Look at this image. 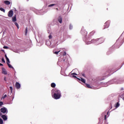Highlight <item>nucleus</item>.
<instances>
[{
  "label": "nucleus",
  "mask_w": 124,
  "mask_h": 124,
  "mask_svg": "<svg viewBox=\"0 0 124 124\" xmlns=\"http://www.w3.org/2000/svg\"><path fill=\"white\" fill-rule=\"evenodd\" d=\"M48 37H49V39H51V38H52V36L51 35H49L48 36Z\"/></svg>",
  "instance_id": "c9c22d12"
},
{
  "label": "nucleus",
  "mask_w": 124,
  "mask_h": 124,
  "mask_svg": "<svg viewBox=\"0 0 124 124\" xmlns=\"http://www.w3.org/2000/svg\"><path fill=\"white\" fill-rule=\"evenodd\" d=\"M118 107H120V103H119V102H117L115 105V108H118Z\"/></svg>",
  "instance_id": "f3484780"
},
{
  "label": "nucleus",
  "mask_w": 124,
  "mask_h": 124,
  "mask_svg": "<svg viewBox=\"0 0 124 124\" xmlns=\"http://www.w3.org/2000/svg\"><path fill=\"white\" fill-rule=\"evenodd\" d=\"M7 63L8 64V67L10 68H13V66H12V65H11V64H9V63H8V62H7Z\"/></svg>",
  "instance_id": "a211bd4d"
},
{
  "label": "nucleus",
  "mask_w": 124,
  "mask_h": 124,
  "mask_svg": "<svg viewBox=\"0 0 124 124\" xmlns=\"http://www.w3.org/2000/svg\"><path fill=\"white\" fill-rule=\"evenodd\" d=\"M72 28H73V26L71 24H70L69 26L70 30H72Z\"/></svg>",
  "instance_id": "bb28decb"
},
{
  "label": "nucleus",
  "mask_w": 124,
  "mask_h": 124,
  "mask_svg": "<svg viewBox=\"0 0 124 124\" xmlns=\"http://www.w3.org/2000/svg\"><path fill=\"white\" fill-rule=\"evenodd\" d=\"M95 33V31H91L89 33V37H91V36H93V35Z\"/></svg>",
  "instance_id": "9d476101"
},
{
  "label": "nucleus",
  "mask_w": 124,
  "mask_h": 124,
  "mask_svg": "<svg viewBox=\"0 0 124 124\" xmlns=\"http://www.w3.org/2000/svg\"><path fill=\"white\" fill-rule=\"evenodd\" d=\"M121 90H124V89H122Z\"/></svg>",
  "instance_id": "37998d69"
},
{
  "label": "nucleus",
  "mask_w": 124,
  "mask_h": 124,
  "mask_svg": "<svg viewBox=\"0 0 124 124\" xmlns=\"http://www.w3.org/2000/svg\"><path fill=\"white\" fill-rule=\"evenodd\" d=\"M16 89H19L21 88V84L19 83V82L16 83Z\"/></svg>",
  "instance_id": "0eeeda50"
},
{
  "label": "nucleus",
  "mask_w": 124,
  "mask_h": 124,
  "mask_svg": "<svg viewBox=\"0 0 124 124\" xmlns=\"http://www.w3.org/2000/svg\"><path fill=\"white\" fill-rule=\"evenodd\" d=\"M58 21L60 24H62V17L61 16H59L58 17Z\"/></svg>",
  "instance_id": "9b49d317"
},
{
  "label": "nucleus",
  "mask_w": 124,
  "mask_h": 124,
  "mask_svg": "<svg viewBox=\"0 0 124 124\" xmlns=\"http://www.w3.org/2000/svg\"><path fill=\"white\" fill-rule=\"evenodd\" d=\"M0 112L3 114H5V113H7L8 111L6 108H2L0 109Z\"/></svg>",
  "instance_id": "7ed1b4c3"
},
{
  "label": "nucleus",
  "mask_w": 124,
  "mask_h": 124,
  "mask_svg": "<svg viewBox=\"0 0 124 124\" xmlns=\"http://www.w3.org/2000/svg\"><path fill=\"white\" fill-rule=\"evenodd\" d=\"M5 58L6 60L8 59V57H7V56L6 55V54L5 55Z\"/></svg>",
  "instance_id": "72a5a7b5"
},
{
  "label": "nucleus",
  "mask_w": 124,
  "mask_h": 124,
  "mask_svg": "<svg viewBox=\"0 0 124 124\" xmlns=\"http://www.w3.org/2000/svg\"><path fill=\"white\" fill-rule=\"evenodd\" d=\"M105 120H106V115H105Z\"/></svg>",
  "instance_id": "79ce46f5"
},
{
  "label": "nucleus",
  "mask_w": 124,
  "mask_h": 124,
  "mask_svg": "<svg viewBox=\"0 0 124 124\" xmlns=\"http://www.w3.org/2000/svg\"><path fill=\"white\" fill-rule=\"evenodd\" d=\"M57 10H58V8H57Z\"/></svg>",
  "instance_id": "c03bdc74"
},
{
  "label": "nucleus",
  "mask_w": 124,
  "mask_h": 124,
  "mask_svg": "<svg viewBox=\"0 0 124 124\" xmlns=\"http://www.w3.org/2000/svg\"><path fill=\"white\" fill-rule=\"evenodd\" d=\"M6 61H7V63L8 62V63H10V61H9V59L7 58Z\"/></svg>",
  "instance_id": "c85d7f7f"
},
{
  "label": "nucleus",
  "mask_w": 124,
  "mask_h": 124,
  "mask_svg": "<svg viewBox=\"0 0 124 124\" xmlns=\"http://www.w3.org/2000/svg\"><path fill=\"white\" fill-rule=\"evenodd\" d=\"M51 88H55L56 87V83H52L51 84Z\"/></svg>",
  "instance_id": "dca6fc26"
},
{
  "label": "nucleus",
  "mask_w": 124,
  "mask_h": 124,
  "mask_svg": "<svg viewBox=\"0 0 124 124\" xmlns=\"http://www.w3.org/2000/svg\"><path fill=\"white\" fill-rule=\"evenodd\" d=\"M10 90L11 91V93H12V91H13V87H12V86H10Z\"/></svg>",
  "instance_id": "a878e982"
},
{
  "label": "nucleus",
  "mask_w": 124,
  "mask_h": 124,
  "mask_svg": "<svg viewBox=\"0 0 124 124\" xmlns=\"http://www.w3.org/2000/svg\"><path fill=\"white\" fill-rule=\"evenodd\" d=\"M66 55V52L64 51L63 54V56H65Z\"/></svg>",
  "instance_id": "473e14b6"
},
{
  "label": "nucleus",
  "mask_w": 124,
  "mask_h": 124,
  "mask_svg": "<svg viewBox=\"0 0 124 124\" xmlns=\"http://www.w3.org/2000/svg\"><path fill=\"white\" fill-rule=\"evenodd\" d=\"M4 3H5V4L6 5H9V4H10V1L8 0H5L4 1Z\"/></svg>",
  "instance_id": "4468645a"
},
{
  "label": "nucleus",
  "mask_w": 124,
  "mask_h": 124,
  "mask_svg": "<svg viewBox=\"0 0 124 124\" xmlns=\"http://www.w3.org/2000/svg\"><path fill=\"white\" fill-rule=\"evenodd\" d=\"M77 79L78 80H79V81H81V82H82V83H84V84L86 83V80H85V79L82 78H80V79L79 78H77Z\"/></svg>",
  "instance_id": "f8f14e48"
},
{
  "label": "nucleus",
  "mask_w": 124,
  "mask_h": 124,
  "mask_svg": "<svg viewBox=\"0 0 124 124\" xmlns=\"http://www.w3.org/2000/svg\"><path fill=\"white\" fill-rule=\"evenodd\" d=\"M12 21L14 22H16V21H17V18H16V15H15L12 17Z\"/></svg>",
  "instance_id": "ddd939ff"
},
{
  "label": "nucleus",
  "mask_w": 124,
  "mask_h": 124,
  "mask_svg": "<svg viewBox=\"0 0 124 124\" xmlns=\"http://www.w3.org/2000/svg\"><path fill=\"white\" fill-rule=\"evenodd\" d=\"M73 77H74V78H77V77H76V76H73Z\"/></svg>",
  "instance_id": "a19ab883"
},
{
  "label": "nucleus",
  "mask_w": 124,
  "mask_h": 124,
  "mask_svg": "<svg viewBox=\"0 0 124 124\" xmlns=\"http://www.w3.org/2000/svg\"><path fill=\"white\" fill-rule=\"evenodd\" d=\"M91 43H92L91 41H90V42H86V44H87V45H89V44H91Z\"/></svg>",
  "instance_id": "cd10ccee"
},
{
  "label": "nucleus",
  "mask_w": 124,
  "mask_h": 124,
  "mask_svg": "<svg viewBox=\"0 0 124 124\" xmlns=\"http://www.w3.org/2000/svg\"><path fill=\"white\" fill-rule=\"evenodd\" d=\"M86 86H87V88H89V89H91L92 88V87H91V85H90V84H87Z\"/></svg>",
  "instance_id": "b1692460"
},
{
  "label": "nucleus",
  "mask_w": 124,
  "mask_h": 124,
  "mask_svg": "<svg viewBox=\"0 0 124 124\" xmlns=\"http://www.w3.org/2000/svg\"><path fill=\"white\" fill-rule=\"evenodd\" d=\"M109 26H110V22L108 21L105 23L104 29H107L109 27Z\"/></svg>",
  "instance_id": "20e7f679"
},
{
  "label": "nucleus",
  "mask_w": 124,
  "mask_h": 124,
  "mask_svg": "<svg viewBox=\"0 0 124 124\" xmlns=\"http://www.w3.org/2000/svg\"><path fill=\"white\" fill-rule=\"evenodd\" d=\"M81 33L82 34V35H84V36H86L87 34H88V32L85 30V28L82 27L81 31Z\"/></svg>",
  "instance_id": "f03ea898"
},
{
  "label": "nucleus",
  "mask_w": 124,
  "mask_h": 124,
  "mask_svg": "<svg viewBox=\"0 0 124 124\" xmlns=\"http://www.w3.org/2000/svg\"><path fill=\"white\" fill-rule=\"evenodd\" d=\"M2 74H4L5 75H6L7 74V72H6V70H5L4 68H2Z\"/></svg>",
  "instance_id": "1a4fd4ad"
},
{
  "label": "nucleus",
  "mask_w": 124,
  "mask_h": 124,
  "mask_svg": "<svg viewBox=\"0 0 124 124\" xmlns=\"http://www.w3.org/2000/svg\"><path fill=\"white\" fill-rule=\"evenodd\" d=\"M27 33H28V27L25 29V35H27Z\"/></svg>",
  "instance_id": "5701e85b"
},
{
  "label": "nucleus",
  "mask_w": 124,
  "mask_h": 124,
  "mask_svg": "<svg viewBox=\"0 0 124 124\" xmlns=\"http://www.w3.org/2000/svg\"><path fill=\"white\" fill-rule=\"evenodd\" d=\"M6 96H7V95L5 94V95H4L3 98H5V97H6Z\"/></svg>",
  "instance_id": "4c0bfd02"
},
{
  "label": "nucleus",
  "mask_w": 124,
  "mask_h": 124,
  "mask_svg": "<svg viewBox=\"0 0 124 124\" xmlns=\"http://www.w3.org/2000/svg\"><path fill=\"white\" fill-rule=\"evenodd\" d=\"M72 74V75H77V74H76V73H73Z\"/></svg>",
  "instance_id": "f704fd0d"
},
{
  "label": "nucleus",
  "mask_w": 124,
  "mask_h": 124,
  "mask_svg": "<svg viewBox=\"0 0 124 124\" xmlns=\"http://www.w3.org/2000/svg\"><path fill=\"white\" fill-rule=\"evenodd\" d=\"M0 10L2 12H4V13H5V10L2 8H0Z\"/></svg>",
  "instance_id": "6ab92c4d"
},
{
  "label": "nucleus",
  "mask_w": 124,
  "mask_h": 124,
  "mask_svg": "<svg viewBox=\"0 0 124 124\" xmlns=\"http://www.w3.org/2000/svg\"><path fill=\"white\" fill-rule=\"evenodd\" d=\"M97 41H98L99 43L101 44L104 42V39H103V38H98L97 39Z\"/></svg>",
  "instance_id": "39448f33"
},
{
  "label": "nucleus",
  "mask_w": 124,
  "mask_h": 124,
  "mask_svg": "<svg viewBox=\"0 0 124 124\" xmlns=\"http://www.w3.org/2000/svg\"><path fill=\"white\" fill-rule=\"evenodd\" d=\"M1 117L3 119V121H7V117L5 115H2Z\"/></svg>",
  "instance_id": "6e6552de"
},
{
  "label": "nucleus",
  "mask_w": 124,
  "mask_h": 124,
  "mask_svg": "<svg viewBox=\"0 0 124 124\" xmlns=\"http://www.w3.org/2000/svg\"><path fill=\"white\" fill-rule=\"evenodd\" d=\"M8 17H9L10 18H11V17H12V16H13V11L10 10V11L8 12Z\"/></svg>",
  "instance_id": "423d86ee"
},
{
  "label": "nucleus",
  "mask_w": 124,
  "mask_h": 124,
  "mask_svg": "<svg viewBox=\"0 0 124 124\" xmlns=\"http://www.w3.org/2000/svg\"><path fill=\"white\" fill-rule=\"evenodd\" d=\"M55 5V4H51L48 5V7H52V6H54Z\"/></svg>",
  "instance_id": "393cba45"
},
{
  "label": "nucleus",
  "mask_w": 124,
  "mask_h": 124,
  "mask_svg": "<svg viewBox=\"0 0 124 124\" xmlns=\"http://www.w3.org/2000/svg\"><path fill=\"white\" fill-rule=\"evenodd\" d=\"M0 66H3V64H1V63H0Z\"/></svg>",
  "instance_id": "ea45409f"
},
{
  "label": "nucleus",
  "mask_w": 124,
  "mask_h": 124,
  "mask_svg": "<svg viewBox=\"0 0 124 124\" xmlns=\"http://www.w3.org/2000/svg\"><path fill=\"white\" fill-rule=\"evenodd\" d=\"M2 105H3V102L0 101V106H2Z\"/></svg>",
  "instance_id": "7c9ffc66"
},
{
  "label": "nucleus",
  "mask_w": 124,
  "mask_h": 124,
  "mask_svg": "<svg viewBox=\"0 0 124 124\" xmlns=\"http://www.w3.org/2000/svg\"><path fill=\"white\" fill-rule=\"evenodd\" d=\"M2 62H4L5 63V60H4V58H2Z\"/></svg>",
  "instance_id": "2f4dec72"
},
{
  "label": "nucleus",
  "mask_w": 124,
  "mask_h": 124,
  "mask_svg": "<svg viewBox=\"0 0 124 124\" xmlns=\"http://www.w3.org/2000/svg\"><path fill=\"white\" fill-rule=\"evenodd\" d=\"M91 41V43H95V42H97V39H93Z\"/></svg>",
  "instance_id": "2eb2a0df"
},
{
  "label": "nucleus",
  "mask_w": 124,
  "mask_h": 124,
  "mask_svg": "<svg viewBox=\"0 0 124 124\" xmlns=\"http://www.w3.org/2000/svg\"><path fill=\"white\" fill-rule=\"evenodd\" d=\"M15 24L16 26V27H17V29H19V25H18V23L17 22H15Z\"/></svg>",
  "instance_id": "4be33fe9"
},
{
  "label": "nucleus",
  "mask_w": 124,
  "mask_h": 124,
  "mask_svg": "<svg viewBox=\"0 0 124 124\" xmlns=\"http://www.w3.org/2000/svg\"><path fill=\"white\" fill-rule=\"evenodd\" d=\"M53 96L54 99H60V98H61V96H62L61 91L58 89H55L54 90V93L53 94Z\"/></svg>",
  "instance_id": "f257e3e1"
},
{
  "label": "nucleus",
  "mask_w": 124,
  "mask_h": 124,
  "mask_svg": "<svg viewBox=\"0 0 124 124\" xmlns=\"http://www.w3.org/2000/svg\"><path fill=\"white\" fill-rule=\"evenodd\" d=\"M4 81H5V82H6V77H4Z\"/></svg>",
  "instance_id": "e433bc0d"
},
{
  "label": "nucleus",
  "mask_w": 124,
  "mask_h": 124,
  "mask_svg": "<svg viewBox=\"0 0 124 124\" xmlns=\"http://www.w3.org/2000/svg\"><path fill=\"white\" fill-rule=\"evenodd\" d=\"M60 52H61V50L59 51H55V52H53L54 54H55L56 55H58V54H59L60 53Z\"/></svg>",
  "instance_id": "aec40b11"
},
{
  "label": "nucleus",
  "mask_w": 124,
  "mask_h": 124,
  "mask_svg": "<svg viewBox=\"0 0 124 124\" xmlns=\"http://www.w3.org/2000/svg\"><path fill=\"white\" fill-rule=\"evenodd\" d=\"M0 124H3V120L1 118H0Z\"/></svg>",
  "instance_id": "412c9836"
},
{
  "label": "nucleus",
  "mask_w": 124,
  "mask_h": 124,
  "mask_svg": "<svg viewBox=\"0 0 124 124\" xmlns=\"http://www.w3.org/2000/svg\"><path fill=\"white\" fill-rule=\"evenodd\" d=\"M3 48V49H8L9 47L7 46H4Z\"/></svg>",
  "instance_id": "c756f323"
},
{
  "label": "nucleus",
  "mask_w": 124,
  "mask_h": 124,
  "mask_svg": "<svg viewBox=\"0 0 124 124\" xmlns=\"http://www.w3.org/2000/svg\"><path fill=\"white\" fill-rule=\"evenodd\" d=\"M82 76H83V77H86L85 74H82Z\"/></svg>",
  "instance_id": "58836bf2"
}]
</instances>
